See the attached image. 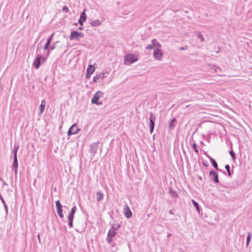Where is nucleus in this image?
<instances>
[{"instance_id": "c85d7f7f", "label": "nucleus", "mask_w": 252, "mask_h": 252, "mask_svg": "<svg viewBox=\"0 0 252 252\" xmlns=\"http://www.w3.org/2000/svg\"><path fill=\"white\" fill-rule=\"evenodd\" d=\"M196 35L197 37L201 40V42L203 41L204 38L202 34L200 33V32H197Z\"/></svg>"}, {"instance_id": "a19ab883", "label": "nucleus", "mask_w": 252, "mask_h": 252, "mask_svg": "<svg viewBox=\"0 0 252 252\" xmlns=\"http://www.w3.org/2000/svg\"><path fill=\"white\" fill-rule=\"evenodd\" d=\"M91 73H88V72H86V77L87 78H90V77H91Z\"/></svg>"}, {"instance_id": "7c9ffc66", "label": "nucleus", "mask_w": 252, "mask_h": 252, "mask_svg": "<svg viewBox=\"0 0 252 252\" xmlns=\"http://www.w3.org/2000/svg\"><path fill=\"white\" fill-rule=\"evenodd\" d=\"M225 168L227 170L228 173V175L229 176H231L230 171V166L229 165L227 164L225 166Z\"/></svg>"}, {"instance_id": "ea45409f", "label": "nucleus", "mask_w": 252, "mask_h": 252, "mask_svg": "<svg viewBox=\"0 0 252 252\" xmlns=\"http://www.w3.org/2000/svg\"><path fill=\"white\" fill-rule=\"evenodd\" d=\"M214 68H215V71L216 72H219V70H220V68L219 67H217L216 66H213Z\"/></svg>"}, {"instance_id": "2f4dec72", "label": "nucleus", "mask_w": 252, "mask_h": 252, "mask_svg": "<svg viewBox=\"0 0 252 252\" xmlns=\"http://www.w3.org/2000/svg\"><path fill=\"white\" fill-rule=\"evenodd\" d=\"M192 147L194 149L195 153L197 154L198 153V150L197 148V145H196V143H193L192 145Z\"/></svg>"}, {"instance_id": "a878e982", "label": "nucleus", "mask_w": 252, "mask_h": 252, "mask_svg": "<svg viewBox=\"0 0 252 252\" xmlns=\"http://www.w3.org/2000/svg\"><path fill=\"white\" fill-rule=\"evenodd\" d=\"M18 149H19V146L15 145L14 146V148L13 150V154H14L13 157H15V156L17 157V151H18Z\"/></svg>"}, {"instance_id": "5701e85b", "label": "nucleus", "mask_w": 252, "mask_h": 252, "mask_svg": "<svg viewBox=\"0 0 252 252\" xmlns=\"http://www.w3.org/2000/svg\"><path fill=\"white\" fill-rule=\"evenodd\" d=\"M252 236V234L251 233H249L248 234L247 238V242H246V246L247 247H248L249 245L250 242L251 241V239Z\"/></svg>"}, {"instance_id": "f257e3e1", "label": "nucleus", "mask_w": 252, "mask_h": 252, "mask_svg": "<svg viewBox=\"0 0 252 252\" xmlns=\"http://www.w3.org/2000/svg\"><path fill=\"white\" fill-rule=\"evenodd\" d=\"M138 60V55L128 53L124 56V64L129 65L136 62Z\"/></svg>"}, {"instance_id": "4be33fe9", "label": "nucleus", "mask_w": 252, "mask_h": 252, "mask_svg": "<svg viewBox=\"0 0 252 252\" xmlns=\"http://www.w3.org/2000/svg\"><path fill=\"white\" fill-rule=\"evenodd\" d=\"M57 211L59 217L63 218V213L62 208L57 209Z\"/></svg>"}, {"instance_id": "58836bf2", "label": "nucleus", "mask_w": 252, "mask_h": 252, "mask_svg": "<svg viewBox=\"0 0 252 252\" xmlns=\"http://www.w3.org/2000/svg\"><path fill=\"white\" fill-rule=\"evenodd\" d=\"M3 204V206H4V209H5V210L6 212H7L8 207H7V204H6V203H5V204Z\"/></svg>"}, {"instance_id": "f03ea898", "label": "nucleus", "mask_w": 252, "mask_h": 252, "mask_svg": "<svg viewBox=\"0 0 252 252\" xmlns=\"http://www.w3.org/2000/svg\"><path fill=\"white\" fill-rule=\"evenodd\" d=\"M103 92L99 91L96 92L92 99V103L97 105H101L102 104V102L98 101V100L100 98L103 96Z\"/></svg>"}, {"instance_id": "7ed1b4c3", "label": "nucleus", "mask_w": 252, "mask_h": 252, "mask_svg": "<svg viewBox=\"0 0 252 252\" xmlns=\"http://www.w3.org/2000/svg\"><path fill=\"white\" fill-rule=\"evenodd\" d=\"M84 36V34L83 32H78L76 31H73L71 32L70 35L69 36L70 40H79L80 37H83Z\"/></svg>"}, {"instance_id": "c03bdc74", "label": "nucleus", "mask_w": 252, "mask_h": 252, "mask_svg": "<svg viewBox=\"0 0 252 252\" xmlns=\"http://www.w3.org/2000/svg\"><path fill=\"white\" fill-rule=\"evenodd\" d=\"M185 47H180V48H179V49H180V50H185Z\"/></svg>"}, {"instance_id": "f8f14e48", "label": "nucleus", "mask_w": 252, "mask_h": 252, "mask_svg": "<svg viewBox=\"0 0 252 252\" xmlns=\"http://www.w3.org/2000/svg\"><path fill=\"white\" fill-rule=\"evenodd\" d=\"M13 162L12 167L13 169H14L15 174H16L17 173V169L18 167L17 157L15 156V157H13Z\"/></svg>"}, {"instance_id": "8fccbe9b", "label": "nucleus", "mask_w": 252, "mask_h": 252, "mask_svg": "<svg viewBox=\"0 0 252 252\" xmlns=\"http://www.w3.org/2000/svg\"><path fill=\"white\" fill-rule=\"evenodd\" d=\"M3 184L4 185H7V184L5 182H3Z\"/></svg>"}, {"instance_id": "39448f33", "label": "nucleus", "mask_w": 252, "mask_h": 252, "mask_svg": "<svg viewBox=\"0 0 252 252\" xmlns=\"http://www.w3.org/2000/svg\"><path fill=\"white\" fill-rule=\"evenodd\" d=\"M160 48H155L153 52L154 57L158 61H161L163 57V53Z\"/></svg>"}, {"instance_id": "bb28decb", "label": "nucleus", "mask_w": 252, "mask_h": 252, "mask_svg": "<svg viewBox=\"0 0 252 252\" xmlns=\"http://www.w3.org/2000/svg\"><path fill=\"white\" fill-rule=\"evenodd\" d=\"M67 220L68 221V225L70 227H72L73 218H67Z\"/></svg>"}, {"instance_id": "393cba45", "label": "nucleus", "mask_w": 252, "mask_h": 252, "mask_svg": "<svg viewBox=\"0 0 252 252\" xmlns=\"http://www.w3.org/2000/svg\"><path fill=\"white\" fill-rule=\"evenodd\" d=\"M97 76L99 78V79H104L106 77V76L105 75V72H100L98 74H97Z\"/></svg>"}, {"instance_id": "b1692460", "label": "nucleus", "mask_w": 252, "mask_h": 252, "mask_svg": "<svg viewBox=\"0 0 252 252\" xmlns=\"http://www.w3.org/2000/svg\"><path fill=\"white\" fill-rule=\"evenodd\" d=\"M192 204L194 206V207L196 208V210L199 213V206L196 201H195L194 200H192Z\"/></svg>"}, {"instance_id": "1a4fd4ad", "label": "nucleus", "mask_w": 252, "mask_h": 252, "mask_svg": "<svg viewBox=\"0 0 252 252\" xmlns=\"http://www.w3.org/2000/svg\"><path fill=\"white\" fill-rule=\"evenodd\" d=\"M209 175L211 178L214 180V182L218 183L219 182L218 175L216 172L212 170L210 171Z\"/></svg>"}, {"instance_id": "473e14b6", "label": "nucleus", "mask_w": 252, "mask_h": 252, "mask_svg": "<svg viewBox=\"0 0 252 252\" xmlns=\"http://www.w3.org/2000/svg\"><path fill=\"white\" fill-rule=\"evenodd\" d=\"M99 78L97 76V75H96V76H95L93 78V81L94 83H97L98 80H99Z\"/></svg>"}, {"instance_id": "4468645a", "label": "nucleus", "mask_w": 252, "mask_h": 252, "mask_svg": "<svg viewBox=\"0 0 252 252\" xmlns=\"http://www.w3.org/2000/svg\"><path fill=\"white\" fill-rule=\"evenodd\" d=\"M53 35H54V33H52L50 36V37L48 38L47 40V42L44 47V50H46L47 49H49V45L50 44V43H51V41L52 39V38L53 37Z\"/></svg>"}, {"instance_id": "aec40b11", "label": "nucleus", "mask_w": 252, "mask_h": 252, "mask_svg": "<svg viewBox=\"0 0 252 252\" xmlns=\"http://www.w3.org/2000/svg\"><path fill=\"white\" fill-rule=\"evenodd\" d=\"M169 193L172 197H178V194L176 192V191H174L171 188L169 189Z\"/></svg>"}, {"instance_id": "20e7f679", "label": "nucleus", "mask_w": 252, "mask_h": 252, "mask_svg": "<svg viewBox=\"0 0 252 252\" xmlns=\"http://www.w3.org/2000/svg\"><path fill=\"white\" fill-rule=\"evenodd\" d=\"M161 44L157 41L156 39H153L151 41V43L148 45L146 47V50H151L157 48L158 47H161Z\"/></svg>"}, {"instance_id": "49530a36", "label": "nucleus", "mask_w": 252, "mask_h": 252, "mask_svg": "<svg viewBox=\"0 0 252 252\" xmlns=\"http://www.w3.org/2000/svg\"><path fill=\"white\" fill-rule=\"evenodd\" d=\"M78 30H83V27H79L78 28Z\"/></svg>"}, {"instance_id": "c756f323", "label": "nucleus", "mask_w": 252, "mask_h": 252, "mask_svg": "<svg viewBox=\"0 0 252 252\" xmlns=\"http://www.w3.org/2000/svg\"><path fill=\"white\" fill-rule=\"evenodd\" d=\"M55 203L57 209L63 208V206L61 204L60 200H58L56 201Z\"/></svg>"}, {"instance_id": "0eeeda50", "label": "nucleus", "mask_w": 252, "mask_h": 252, "mask_svg": "<svg viewBox=\"0 0 252 252\" xmlns=\"http://www.w3.org/2000/svg\"><path fill=\"white\" fill-rule=\"evenodd\" d=\"M99 144V141H97L90 145V152L93 155V156H94L97 149H98V144Z\"/></svg>"}, {"instance_id": "72a5a7b5", "label": "nucleus", "mask_w": 252, "mask_h": 252, "mask_svg": "<svg viewBox=\"0 0 252 252\" xmlns=\"http://www.w3.org/2000/svg\"><path fill=\"white\" fill-rule=\"evenodd\" d=\"M229 154L230 155V156L232 157V158L234 159L235 158V153L234 152H233V150H231L229 151Z\"/></svg>"}, {"instance_id": "6ab92c4d", "label": "nucleus", "mask_w": 252, "mask_h": 252, "mask_svg": "<svg viewBox=\"0 0 252 252\" xmlns=\"http://www.w3.org/2000/svg\"><path fill=\"white\" fill-rule=\"evenodd\" d=\"M96 195H97L96 200H97V202H99L100 200L103 199V194L102 192H97L96 193Z\"/></svg>"}, {"instance_id": "423d86ee", "label": "nucleus", "mask_w": 252, "mask_h": 252, "mask_svg": "<svg viewBox=\"0 0 252 252\" xmlns=\"http://www.w3.org/2000/svg\"><path fill=\"white\" fill-rule=\"evenodd\" d=\"M80 130H81V129L77 127V125L76 124H74L69 128V129L67 132V135H71L77 134Z\"/></svg>"}, {"instance_id": "cd10ccee", "label": "nucleus", "mask_w": 252, "mask_h": 252, "mask_svg": "<svg viewBox=\"0 0 252 252\" xmlns=\"http://www.w3.org/2000/svg\"><path fill=\"white\" fill-rule=\"evenodd\" d=\"M176 121V120L175 118L172 119L169 122V127L170 128L174 127L175 126L174 125H173V124L175 123Z\"/></svg>"}, {"instance_id": "79ce46f5", "label": "nucleus", "mask_w": 252, "mask_h": 252, "mask_svg": "<svg viewBox=\"0 0 252 252\" xmlns=\"http://www.w3.org/2000/svg\"><path fill=\"white\" fill-rule=\"evenodd\" d=\"M0 199L1 201V202H2V203L5 204V202L0 194Z\"/></svg>"}, {"instance_id": "9b49d317", "label": "nucleus", "mask_w": 252, "mask_h": 252, "mask_svg": "<svg viewBox=\"0 0 252 252\" xmlns=\"http://www.w3.org/2000/svg\"><path fill=\"white\" fill-rule=\"evenodd\" d=\"M86 9H84L83 11L80 15V19L78 20V23L80 25H83L84 22L86 20L87 17L85 13Z\"/></svg>"}, {"instance_id": "864d4df0", "label": "nucleus", "mask_w": 252, "mask_h": 252, "mask_svg": "<svg viewBox=\"0 0 252 252\" xmlns=\"http://www.w3.org/2000/svg\"><path fill=\"white\" fill-rule=\"evenodd\" d=\"M1 178L0 177V181H1Z\"/></svg>"}, {"instance_id": "c9c22d12", "label": "nucleus", "mask_w": 252, "mask_h": 252, "mask_svg": "<svg viewBox=\"0 0 252 252\" xmlns=\"http://www.w3.org/2000/svg\"><path fill=\"white\" fill-rule=\"evenodd\" d=\"M112 237H111L110 236H109L108 234H107V238H106V240L109 243H110L112 241Z\"/></svg>"}, {"instance_id": "603ef678", "label": "nucleus", "mask_w": 252, "mask_h": 252, "mask_svg": "<svg viewBox=\"0 0 252 252\" xmlns=\"http://www.w3.org/2000/svg\"><path fill=\"white\" fill-rule=\"evenodd\" d=\"M120 227V226H119H119H118V227L116 228V229H117L118 227Z\"/></svg>"}, {"instance_id": "f704fd0d", "label": "nucleus", "mask_w": 252, "mask_h": 252, "mask_svg": "<svg viewBox=\"0 0 252 252\" xmlns=\"http://www.w3.org/2000/svg\"><path fill=\"white\" fill-rule=\"evenodd\" d=\"M63 11L65 12H67L69 11L68 7L66 5L63 6Z\"/></svg>"}, {"instance_id": "09e8293b", "label": "nucleus", "mask_w": 252, "mask_h": 252, "mask_svg": "<svg viewBox=\"0 0 252 252\" xmlns=\"http://www.w3.org/2000/svg\"><path fill=\"white\" fill-rule=\"evenodd\" d=\"M171 236V234L170 233H169V234H167V237H170Z\"/></svg>"}, {"instance_id": "37998d69", "label": "nucleus", "mask_w": 252, "mask_h": 252, "mask_svg": "<svg viewBox=\"0 0 252 252\" xmlns=\"http://www.w3.org/2000/svg\"><path fill=\"white\" fill-rule=\"evenodd\" d=\"M74 214L69 213L68 215L67 218H74Z\"/></svg>"}, {"instance_id": "e433bc0d", "label": "nucleus", "mask_w": 252, "mask_h": 252, "mask_svg": "<svg viewBox=\"0 0 252 252\" xmlns=\"http://www.w3.org/2000/svg\"><path fill=\"white\" fill-rule=\"evenodd\" d=\"M76 206H74L72 209H71V212L70 213H72V214H74L76 212Z\"/></svg>"}, {"instance_id": "a211bd4d", "label": "nucleus", "mask_w": 252, "mask_h": 252, "mask_svg": "<svg viewBox=\"0 0 252 252\" xmlns=\"http://www.w3.org/2000/svg\"><path fill=\"white\" fill-rule=\"evenodd\" d=\"M95 70V67L91 64L89 65L87 69V72L88 73H90L91 74H92Z\"/></svg>"}, {"instance_id": "6e6552de", "label": "nucleus", "mask_w": 252, "mask_h": 252, "mask_svg": "<svg viewBox=\"0 0 252 252\" xmlns=\"http://www.w3.org/2000/svg\"><path fill=\"white\" fill-rule=\"evenodd\" d=\"M42 58H43V56L42 55L38 54L37 56V57L35 59L34 61L33 62V64L34 67L36 69H38L39 68L40 64V62H41V60L42 59Z\"/></svg>"}, {"instance_id": "9d476101", "label": "nucleus", "mask_w": 252, "mask_h": 252, "mask_svg": "<svg viewBox=\"0 0 252 252\" xmlns=\"http://www.w3.org/2000/svg\"><path fill=\"white\" fill-rule=\"evenodd\" d=\"M155 118L153 116V113L151 112L150 113V123H149V126L150 128V133H152L153 132L154 126H155V123L154 120Z\"/></svg>"}, {"instance_id": "4c0bfd02", "label": "nucleus", "mask_w": 252, "mask_h": 252, "mask_svg": "<svg viewBox=\"0 0 252 252\" xmlns=\"http://www.w3.org/2000/svg\"><path fill=\"white\" fill-rule=\"evenodd\" d=\"M55 48H56V45H55V44H54V45H52V46H51L50 47L49 46V48L48 49H50L51 50H54Z\"/></svg>"}, {"instance_id": "3c124183", "label": "nucleus", "mask_w": 252, "mask_h": 252, "mask_svg": "<svg viewBox=\"0 0 252 252\" xmlns=\"http://www.w3.org/2000/svg\"><path fill=\"white\" fill-rule=\"evenodd\" d=\"M203 164H204V165H205V166H207V165L206 164L204 163H203Z\"/></svg>"}, {"instance_id": "de8ad7c7", "label": "nucleus", "mask_w": 252, "mask_h": 252, "mask_svg": "<svg viewBox=\"0 0 252 252\" xmlns=\"http://www.w3.org/2000/svg\"><path fill=\"white\" fill-rule=\"evenodd\" d=\"M169 214H171V215H173V212L171 210H170Z\"/></svg>"}, {"instance_id": "2eb2a0df", "label": "nucleus", "mask_w": 252, "mask_h": 252, "mask_svg": "<svg viewBox=\"0 0 252 252\" xmlns=\"http://www.w3.org/2000/svg\"><path fill=\"white\" fill-rule=\"evenodd\" d=\"M102 23V22L100 21L99 20H95L92 21L90 23V25L92 27H95L100 26Z\"/></svg>"}, {"instance_id": "a18cd8bd", "label": "nucleus", "mask_w": 252, "mask_h": 252, "mask_svg": "<svg viewBox=\"0 0 252 252\" xmlns=\"http://www.w3.org/2000/svg\"><path fill=\"white\" fill-rule=\"evenodd\" d=\"M37 237H38V239L39 242L40 243V238L39 234H38Z\"/></svg>"}, {"instance_id": "dca6fc26", "label": "nucleus", "mask_w": 252, "mask_h": 252, "mask_svg": "<svg viewBox=\"0 0 252 252\" xmlns=\"http://www.w3.org/2000/svg\"><path fill=\"white\" fill-rule=\"evenodd\" d=\"M45 100L43 99L41 100V104L39 107L40 109V114L41 115L45 109Z\"/></svg>"}, {"instance_id": "ddd939ff", "label": "nucleus", "mask_w": 252, "mask_h": 252, "mask_svg": "<svg viewBox=\"0 0 252 252\" xmlns=\"http://www.w3.org/2000/svg\"><path fill=\"white\" fill-rule=\"evenodd\" d=\"M125 216L129 218L132 216V213L129 208L128 206L126 205V207L124 208Z\"/></svg>"}, {"instance_id": "412c9836", "label": "nucleus", "mask_w": 252, "mask_h": 252, "mask_svg": "<svg viewBox=\"0 0 252 252\" xmlns=\"http://www.w3.org/2000/svg\"><path fill=\"white\" fill-rule=\"evenodd\" d=\"M210 160L212 164H213V166L214 167V168L218 170L219 169H218V164H217V163L216 162V161H215V160L211 157L210 158Z\"/></svg>"}, {"instance_id": "f3484780", "label": "nucleus", "mask_w": 252, "mask_h": 252, "mask_svg": "<svg viewBox=\"0 0 252 252\" xmlns=\"http://www.w3.org/2000/svg\"><path fill=\"white\" fill-rule=\"evenodd\" d=\"M117 234V232L116 231V230L114 228V227H112L109 231L108 233V235L109 236H110L112 237H114Z\"/></svg>"}]
</instances>
